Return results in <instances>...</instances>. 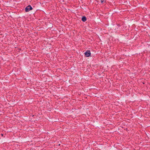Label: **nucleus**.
Returning a JSON list of instances; mask_svg holds the SVG:
<instances>
[{
  "mask_svg": "<svg viewBox=\"0 0 150 150\" xmlns=\"http://www.w3.org/2000/svg\"><path fill=\"white\" fill-rule=\"evenodd\" d=\"M104 1V0H101V3H103V2Z\"/></svg>",
  "mask_w": 150,
  "mask_h": 150,
  "instance_id": "nucleus-4",
  "label": "nucleus"
},
{
  "mask_svg": "<svg viewBox=\"0 0 150 150\" xmlns=\"http://www.w3.org/2000/svg\"><path fill=\"white\" fill-rule=\"evenodd\" d=\"M81 19L83 22H85L86 21V18L85 16H83L82 17Z\"/></svg>",
  "mask_w": 150,
  "mask_h": 150,
  "instance_id": "nucleus-3",
  "label": "nucleus"
},
{
  "mask_svg": "<svg viewBox=\"0 0 150 150\" xmlns=\"http://www.w3.org/2000/svg\"><path fill=\"white\" fill-rule=\"evenodd\" d=\"M1 135H2V136H3V134H1Z\"/></svg>",
  "mask_w": 150,
  "mask_h": 150,
  "instance_id": "nucleus-5",
  "label": "nucleus"
},
{
  "mask_svg": "<svg viewBox=\"0 0 150 150\" xmlns=\"http://www.w3.org/2000/svg\"><path fill=\"white\" fill-rule=\"evenodd\" d=\"M91 54L90 50H87L85 53V55L86 57H88L90 56Z\"/></svg>",
  "mask_w": 150,
  "mask_h": 150,
  "instance_id": "nucleus-2",
  "label": "nucleus"
},
{
  "mask_svg": "<svg viewBox=\"0 0 150 150\" xmlns=\"http://www.w3.org/2000/svg\"><path fill=\"white\" fill-rule=\"evenodd\" d=\"M33 9L32 7L30 5H28L25 8V11L26 12H28Z\"/></svg>",
  "mask_w": 150,
  "mask_h": 150,
  "instance_id": "nucleus-1",
  "label": "nucleus"
}]
</instances>
